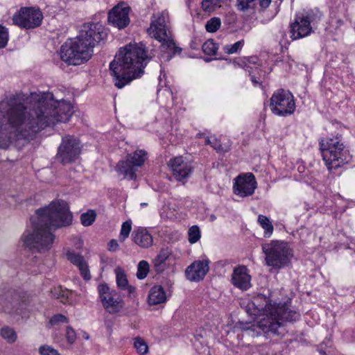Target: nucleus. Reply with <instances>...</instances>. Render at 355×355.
Instances as JSON below:
<instances>
[{
	"mask_svg": "<svg viewBox=\"0 0 355 355\" xmlns=\"http://www.w3.org/2000/svg\"><path fill=\"white\" fill-rule=\"evenodd\" d=\"M155 56L153 51L148 53L143 43L129 44L119 50L110 64L114 85L121 89L144 73V69Z\"/></svg>",
	"mask_w": 355,
	"mask_h": 355,
	"instance_id": "nucleus-4",
	"label": "nucleus"
},
{
	"mask_svg": "<svg viewBox=\"0 0 355 355\" xmlns=\"http://www.w3.org/2000/svg\"><path fill=\"white\" fill-rule=\"evenodd\" d=\"M78 267V269L80 270V272L82 277L85 280H89L91 279L89 270L88 269V266H87L85 261L83 263H82L80 265H79Z\"/></svg>",
	"mask_w": 355,
	"mask_h": 355,
	"instance_id": "nucleus-42",
	"label": "nucleus"
},
{
	"mask_svg": "<svg viewBox=\"0 0 355 355\" xmlns=\"http://www.w3.org/2000/svg\"><path fill=\"white\" fill-rule=\"evenodd\" d=\"M210 60H211V59H210V58H205V62H209Z\"/></svg>",
	"mask_w": 355,
	"mask_h": 355,
	"instance_id": "nucleus-50",
	"label": "nucleus"
},
{
	"mask_svg": "<svg viewBox=\"0 0 355 355\" xmlns=\"http://www.w3.org/2000/svg\"><path fill=\"white\" fill-rule=\"evenodd\" d=\"M8 41V29L0 24V49L4 48Z\"/></svg>",
	"mask_w": 355,
	"mask_h": 355,
	"instance_id": "nucleus-38",
	"label": "nucleus"
},
{
	"mask_svg": "<svg viewBox=\"0 0 355 355\" xmlns=\"http://www.w3.org/2000/svg\"><path fill=\"white\" fill-rule=\"evenodd\" d=\"M149 272V264L146 261H141L137 267V277L139 279H144Z\"/></svg>",
	"mask_w": 355,
	"mask_h": 355,
	"instance_id": "nucleus-32",
	"label": "nucleus"
},
{
	"mask_svg": "<svg viewBox=\"0 0 355 355\" xmlns=\"http://www.w3.org/2000/svg\"><path fill=\"white\" fill-rule=\"evenodd\" d=\"M116 276V283L117 286L121 289H125V287L128 285V282L126 278V275L124 273L123 270L121 268H118L115 270Z\"/></svg>",
	"mask_w": 355,
	"mask_h": 355,
	"instance_id": "nucleus-29",
	"label": "nucleus"
},
{
	"mask_svg": "<svg viewBox=\"0 0 355 355\" xmlns=\"http://www.w3.org/2000/svg\"><path fill=\"white\" fill-rule=\"evenodd\" d=\"M209 261L207 259L192 263L185 270L187 279L195 282L202 280L209 270Z\"/></svg>",
	"mask_w": 355,
	"mask_h": 355,
	"instance_id": "nucleus-17",
	"label": "nucleus"
},
{
	"mask_svg": "<svg viewBox=\"0 0 355 355\" xmlns=\"http://www.w3.org/2000/svg\"><path fill=\"white\" fill-rule=\"evenodd\" d=\"M166 300V293L162 286L156 285L150 288L148 297L150 305H157L163 303Z\"/></svg>",
	"mask_w": 355,
	"mask_h": 355,
	"instance_id": "nucleus-22",
	"label": "nucleus"
},
{
	"mask_svg": "<svg viewBox=\"0 0 355 355\" xmlns=\"http://www.w3.org/2000/svg\"><path fill=\"white\" fill-rule=\"evenodd\" d=\"M35 213L37 221L33 222V232L24 234L22 239L29 249L45 252L51 249L55 239L51 229L69 226L73 216L68 204L62 200L53 201L49 206L37 209Z\"/></svg>",
	"mask_w": 355,
	"mask_h": 355,
	"instance_id": "nucleus-2",
	"label": "nucleus"
},
{
	"mask_svg": "<svg viewBox=\"0 0 355 355\" xmlns=\"http://www.w3.org/2000/svg\"><path fill=\"white\" fill-rule=\"evenodd\" d=\"M65 336L69 344H73L76 340V334L74 329L70 326L67 327Z\"/></svg>",
	"mask_w": 355,
	"mask_h": 355,
	"instance_id": "nucleus-43",
	"label": "nucleus"
},
{
	"mask_svg": "<svg viewBox=\"0 0 355 355\" xmlns=\"http://www.w3.org/2000/svg\"><path fill=\"white\" fill-rule=\"evenodd\" d=\"M134 346L137 349V352L141 354H144L148 351V345L140 338H137L135 339Z\"/></svg>",
	"mask_w": 355,
	"mask_h": 355,
	"instance_id": "nucleus-37",
	"label": "nucleus"
},
{
	"mask_svg": "<svg viewBox=\"0 0 355 355\" xmlns=\"http://www.w3.org/2000/svg\"><path fill=\"white\" fill-rule=\"evenodd\" d=\"M322 16V13L317 9L309 10L305 16L302 17L305 20H309V23L311 25V23L320 19Z\"/></svg>",
	"mask_w": 355,
	"mask_h": 355,
	"instance_id": "nucleus-36",
	"label": "nucleus"
},
{
	"mask_svg": "<svg viewBox=\"0 0 355 355\" xmlns=\"http://www.w3.org/2000/svg\"><path fill=\"white\" fill-rule=\"evenodd\" d=\"M80 141L73 135H67L62 138L58 148L56 159L62 164H68L76 162L81 153Z\"/></svg>",
	"mask_w": 355,
	"mask_h": 355,
	"instance_id": "nucleus-9",
	"label": "nucleus"
},
{
	"mask_svg": "<svg viewBox=\"0 0 355 355\" xmlns=\"http://www.w3.org/2000/svg\"><path fill=\"white\" fill-rule=\"evenodd\" d=\"M171 254L170 251L168 249H162L159 254L156 256L153 260V266L155 270L157 273L162 272L166 266V261L168 259Z\"/></svg>",
	"mask_w": 355,
	"mask_h": 355,
	"instance_id": "nucleus-23",
	"label": "nucleus"
},
{
	"mask_svg": "<svg viewBox=\"0 0 355 355\" xmlns=\"http://www.w3.org/2000/svg\"><path fill=\"white\" fill-rule=\"evenodd\" d=\"M262 250L266 255V263L276 269L288 266L293 257L292 250L284 241H272L265 243L262 245Z\"/></svg>",
	"mask_w": 355,
	"mask_h": 355,
	"instance_id": "nucleus-7",
	"label": "nucleus"
},
{
	"mask_svg": "<svg viewBox=\"0 0 355 355\" xmlns=\"http://www.w3.org/2000/svg\"><path fill=\"white\" fill-rule=\"evenodd\" d=\"M207 143L211 144L212 147L218 153H225L230 150V148L226 146L224 148L218 141H215L214 142H211L209 139L207 140Z\"/></svg>",
	"mask_w": 355,
	"mask_h": 355,
	"instance_id": "nucleus-44",
	"label": "nucleus"
},
{
	"mask_svg": "<svg viewBox=\"0 0 355 355\" xmlns=\"http://www.w3.org/2000/svg\"><path fill=\"white\" fill-rule=\"evenodd\" d=\"M66 256L68 260L77 266L85 261L83 256L79 254H76L73 251H67Z\"/></svg>",
	"mask_w": 355,
	"mask_h": 355,
	"instance_id": "nucleus-35",
	"label": "nucleus"
},
{
	"mask_svg": "<svg viewBox=\"0 0 355 355\" xmlns=\"http://www.w3.org/2000/svg\"><path fill=\"white\" fill-rule=\"evenodd\" d=\"M320 145L322 158L329 170L341 167L352 159L338 137L321 140Z\"/></svg>",
	"mask_w": 355,
	"mask_h": 355,
	"instance_id": "nucleus-6",
	"label": "nucleus"
},
{
	"mask_svg": "<svg viewBox=\"0 0 355 355\" xmlns=\"http://www.w3.org/2000/svg\"><path fill=\"white\" fill-rule=\"evenodd\" d=\"M258 223L260 224L261 227L264 230V236L269 237L273 232V225L270 221L269 218L263 215H259Z\"/></svg>",
	"mask_w": 355,
	"mask_h": 355,
	"instance_id": "nucleus-25",
	"label": "nucleus"
},
{
	"mask_svg": "<svg viewBox=\"0 0 355 355\" xmlns=\"http://www.w3.org/2000/svg\"><path fill=\"white\" fill-rule=\"evenodd\" d=\"M131 237L134 243L142 248H148L153 243L152 235L144 227H139L134 230Z\"/></svg>",
	"mask_w": 355,
	"mask_h": 355,
	"instance_id": "nucleus-21",
	"label": "nucleus"
},
{
	"mask_svg": "<svg viewBox=\"0 0 355 355\" xmlns=\"http://www.w3.org/2000/svg\"><path fill=\"white\" fill-rule=\"evenodd\" d=\"M256 188L257 182L255 177L251 173L240 175L235 178L234 185V193L241 197L252 195Z\"/></svg>",
	"mask_w": 355,
	"mask_h": 355,
	"instance_id": "nucleus-15",
	"label": "nucleus"
},
{
	"mask_svg": "<svg viewBox=\"0 0 355 355\" xmlns=\"http://www.w3.org/2000/svg\"><path fill=\"white\" fill-rule=\"evenodd\" d=\"M232 282L237 288L247 290L250 286V276L247 273L245 266H239L234 269Z\"/></svg>",
	"mask_w": 355,
	"mask_h": 355,
	"instance_id": "nucleus-20",
	"label": "nucleus"
},
{
	"mask_svg": "<svg viewBox=\"0 0 355 355\" xmlns=\"http://www.w3.org/2000/svg\"><path fill=\"white\" fill-rule=\"evenodd\" d=\"M270 3L271 0H259V6L264 9L268 8Z\"/></svg>",
	"mask_w": 355,
	"mask_h": 355,
	"instance_id": "nucleus-48",
	"label": "nucleus"
},
{
	"mask_svg": "<svg viewBox=\"0 0 355 355\" xmlns=\"http://www.w3.org/2000/svg\"><path fill=\"white\" fill-rule=\"evenodd\" d=\"M96 218V213L93 209H89L80 215V223L85 227L92 225Z\"/></svg>",
	"mask_w": 355,
	"mask_h": 355,
	"instance_id": "nucleus-26",
	"label": "nucleus"
},
{
	"mask_svg": "<svg viewBox=\"0 0 355 355\" xmlns=\"http://www.w3.org/2000/svg\"><path fill=\"white\" fill-rule=\"evenodd\" d=\"M324 343H321L320 345L318 347V351L320 355H328L329 351H327L324 349Z\"/></svg>",
	"mask_w": 355,
	"mask_h": 355,
	"instance_id": "nucleus-47",
	"label": "nucleus"
},
{
	"mask_svg": "<svg viewBox=\"0 0 355 355\" xmlns=\"http://www.w3.org/2000/svg\"><path fill=\"white\" fill-rule=\"evenodd\" d=\"M150 27L147 32L151 37H154L162 42L161 49L163 52L167 53V60H170L176 53H180L182 49L178 47L167 33L166 20L163 15L153 16Z\"/></svg>",
	"mask_w": 355,
	"mask_h": 355,
	"instance_id": "nucleus-8",
	"label": "nucleus"
},
{
	"mask_svg": "<svg viewBox=\"0 0 355 355\" xmlns=\"http://www.w3.org/2000/svg\"><path fill=\"white\" fill-rule=\"evenodd\" d=\"M71 104L56 101L51 93H16L0 102V148L16 140H33L46 127L67 122Z\"/></svg>",
	"mask_w": 355,
	"mask_h": 355,
	"instance_id": "nucleus-1",
	"label": "nucleus"
},
{
	"mask_svg": "<svg viewBox=\"0 0 355 355\" xmlns=\"http://www.w3.org/2000/svg\"><path fill=\"white\" fill-rule=\"evenodd\" d=\"M254 0H237V8L239 10L244 11L249 8L250 3Z\"/></svg>",
	"mask_w": 355,
	"mask_h": 355,
	"instance_id": "nucleus-45",
	"label": "nucleus"
},
{
	"mask_svg": "<svg viewBox=\"0 0 355 355\" xmlns=\"http://www.w3.org/2000/svg\"><path fill=\"white\" fill-rule=\"evenodd\" d=\"M264 76L265 72L263 71L261 69L257 67H255L252 71H250V75L251 78V80L254 85H261V74Z\"/></svg>",
	"mask_w": 355,
	"mask_h": 355,
	"instance_id": "nucleus-34",
	"label": "nucleus"
},
{
	"mask_svg": "<svg viewBox=\"0 0 355 355\" xmlns=\"http://www.w3.org/2000/svg\"><path fill=\"white\" fill-rule=\"evenodd\" d=\"M272 112L279 116H287L294 112L295 105L293 94L287 90H277L270 98Z\"/></svg>",
	"mask_w": 355,
	"mask_h": 355,
	"instance_id": "nucleus-11",
	"label": "nucleus"
},
{
	"mask_svg": "<svg viewBox=\"0 0 355 355\" xmlns=\"http://www.w3.org/2000/svg\"><path fill=\"white\" fill-rule=\"evenodd\" d=\"M85 338H86L87 339H88V338H89V336H85Z\"/></svg>",
	"mask_w": 355,
	"mask_h": 355,
	"instance_id": "nucleus-53",
	"label": "nucleus"
},
{
	"mask_svg": "<svg viewBox=\"0 0 355 355\" xmlns=\"http://www.w3.org/2000/svg\"><path fill=\"white\" fill-rule=\"evenodd\" d=\"M0 304L1 310L8 314L20 315L22 319L28 317L26 304L20 300L17 294H8Z\"/></svg>",
	"mask_w": 355,
	"mask_h": 355,
	"instance_id": "nucleus-14",
	"label": "nucleus"
},
{
	"mask_svg": "<svg viewBox=\"0 0 355 355\" xmlns=\"http://www.w3.org/2000/svg\"><path fill=\"white\" fill-rule=\"evenodd\" d=\"M244 44L243 40H240L232 45H227L225 47V51L228 54H232L237 52L241 49Z\"/></svg>",
	"mask_w": 355,
	"mask_h": 355,
	"instance_id": "nucleus-39",
	"label": "nucleus"
},
{
	"mask_svg": "<svg viewBox=\"0 0 355 355\" xmlns=\"http://www.w3.org/2000/svg\"><path fill=\"white\" fill-rule=\"evenodd\" d=\"M249 309L254 307L253 311L248 310L250 315L261 314L263 317L255 323L241 327L249 332L252 336H258L261 334L266 336L279 335V329L282 327L284 321H295L299 314L289 309L287 304H272L266 295L260 294L254 298L252 302L248 304Z\"/></svg>",
	"mask_w": 355,
	"mask_h": 355,
	"instance_id": "nucleus-3",
	"label": "nucleus"
},
{
	"mask_svg": "<svg viewBox=\"0 0 355 355\" xmlns=\"http://www.w3.org/2000/svg\"><path fill=\"white\" fill-rule=\"evenodd\" d=\"M125 290H127L128 291L129 295H131L135 292V287L128 284V286L125 287Z\"/></svg>",
	"mask_w": 355,
	"mask_h": 355,
	"instance_id": "nucleus-49",
	"label": "nucleus"
},
{
	"mask_svg": "<svg viewBox=\"0 0 355 355\" xmlns=\"http://www.w3.org/2000/svg\"><path fill=\"white\" fill-rule=\"evenodd\" d=\"M189 241L190 243H196L200 238V228L197 225H193L188 231Z\"/></svg>",
	"mask_w": 355,
	"mask_h": 355,
	"instance_id": "nucleus-33",
	"label": "nucleus"
},
{
	"mask_svg": "<svg viewBox=\"0 0 355 355\" xmlns=\"http://www.w3.org/2000/svg\"><path fill=\"white\" fill-rule=\"evenodd\" d=\"M147 153L144 150H138L132 154H128L125 160H121L116 166V171L119 175L130 180H135L136 172L139 167L144 165L146 159Z\"/></svg>",
	"mask_w": 355,
	"mask_h": 355,
	"instance_id": "nucleus-10",
	"label": "nucleus"
},
{
	"mask_svg": "<svg viewBox=\"0 0 355 355\" xmlns=\"http://www.w3.org/2000/svg\"><path fill=\"white\" fill-rule=\"evenodd\" d=\"M146 203H141V206H142V207H143V206H146Z\"/></svg>",
	"mask_w": 355,
	"mask_h": 355,
	"instance_id": "nucleus-51",
	"label": "nucleus"
},
{
	"mask_svg": "<svg viewBox=\"0 0 355 355\" xmlns=\"http://www.w3.org/2000/svg\"><path fill=\"white\" fill-rule=\"evenodd\" d=\"M100 299L104 309L110 314L119 312L123 306V301L115 291L111 290L105 284L98 287Z\"/></svg>",
	"mask_w": 355,
	"mask_h": 355,
	"instance_id": "nucleus-13",
	"label": "nucleus"
},
{
	"mask_svg": "<svg viewBox=\"0 0 355 355\" xmlns=\"http://www.w3.org/2000/svg\"><path fill=\"white\" fill-rule=\"evenodd\" d=\"M119 249V244L115 239H112L108 243V250L111 252H116Z\"/></svg>",
	"mask_w": 355,
	"mask_h": 355,
	"instance_id": "nucleus-46",
	"label": "nucleus"
},
{
	"mask_svg": "<svg viewBox=\"0 0 355 355\" xmlns=\"http://www.w3.org/2000/svg\"><path fill=\"white\" fill-rule=\"evenodd\" d=\"M69 320L67 317L62 314L54 315L49 320L50 326H55L60 322L67 323Z\"/></svg>",
	"mask_w": 355,
	"mask_h": 355,
	"instance_id": "nucleus-40",
	"label": "nucleus"
},
{
	"mask_svg": "<svg viewBox=\"0 0 355 355\" xmlns=\"http://www.w3.org/2000/svg\"><path fill=\"white\" fill-rule=\"evenodd\" d=\"M202 49L205 54L214 55L216 54L218 46L217 44L214 42L213 40H210L202 44Z\"/></svg>",
	"mask_w": 355,
	"mask_h": 355,
	"instance_id": "nucleus-28",
	"label": "nucleus"
},
{
	"mask_svg": "<svg viewBox=\"0 0 355 355\" xmlns=\"http://www.w3.org/2000/svg\"><path fill=\"white\" fill-rule=\"evenodd\" d=\"M129 12L130 7L118 4L108 12L109 24L119 29L125 28L130 24Z\"/></svg>",
	"mask_w": 355,
	"mask_h": 355,
	"instance_id": "nucleus-16",
	"label": "nucleus"
},
{
	"mask_svg": "<svg viewBox=\"0 0 355 355\" xmlns=\"http://www.w3.org/2000/svg\"><path fill=\"white\" fill-rule=\"evenodd\" d=\"M106 36L100 23H86L79 35L60 47V59L68 65H79L89 60L94 46Z\"/></svg>",
	"mask_w": 355,
	"mask_h": 355,
	"instance_id": "nucleus-5",
	"label": "nucleus"
},
{
	"mask_svg": "<svg viewBox=\"0 0 355 355\" xmlns=\"http://www.w3.org/2000/svg\"><path fill=\"white\" fill-rule=\"evenodd\" d=\"M290 32L293 40H297L307 36L311 32L312 28L309 20L297 15L295 20L290 26Z\"/></svg>",
	"mask_w": 355,
	"mask_h": 355,
	"instance_id": "nucleus-19",
	"label": "nucleus"
},
{
	"mask_svg": "<svg viewBox=\"0 0 355 355\" xmlns=\"http://www.w3.org/2000/svg\"><path fill=\"white\" fill-rule=\"evenodd\" d=\"M173 175L178 181H183L192 172L193 168L190 164L184 162L182 157H175L169 162Z\"/></svg>",
	"mask_w": 355,
	"mask_h": 355,
	"instance_id": "nucleus-18",
	"label": "nucleus"
},
{
	"mask_svg": "<svg viewBox=\"0 0 355 355\" xmlns=\"http://www.w3.org/2000/svg\"><path fill=\"white\" fill-rule=\"evenodd\" d=\"M221 21L218 17H212L208 20L205 25L206 31L209 33H215L220 27Z\"/></svg>",
	"mask_w": 355,
	"mask_h": 355,
	"instance_id": "nucleus-31",
	"label": "nucleus"
},
{
	"mask_svg": "<svg viewBox=\"0 0 355 355\" xmlns=\"http://www.w3.org/2000/svg\"><path fill=\"white\" fill-rule=\"evenodd\" d=\"M132 229V221L130 220L123 223L119 239L121 242H123L128 236Z\"/></svg>",
	"mask_w": 355,
	"mask_h": 355,
	"instance_id": "nucleus-30",
	"label": "nucleus"
},
{
	"mask_svg": "<svg viewBox=\"0 0 355 355\" xmlns=\"http://www.w3.org/2000/svg\"><path fill=\"white\" fill-rule=\"evenodd\" d=\"M41 355H60L58 352L49 345H43L40 347Z\"/></svg>",
	"mask_w": 355,
	"mask_h": 355,
	"instance_id": "nucleus-41",
	"label": "nucleus"
},
{
	"mask_svg": "<svg viewBox=\"0 0 355 355\" xmlns=\"http://www.w3.org/2000/svg\"><path fill=\"white\" fill-rule=\"evenodd\" d=\"M69 293V291L62 290L60 286L55 287L51 291V296L55 299H59L62 302H64L67 300Z\"/></svg>",
	"mask_w": 355,
	"mask_h": 355,
	"instance_id": "nucleus-27",
	"label": "nucleus"
},
{
	"mask_svg": "<svg viewBox=\"0 0 355 355\" xmlns=\"http://www.w3.org/2000/svg\"><path fill=\"white\" fill-rule=\"evenodd\" d=\"M43 15L39 9L23 7L12 17L13 24L26 29L35 28L40 26Z\"/></svg>",
	"mask_w": 355,
	"mask_h": 355,
	"instance_id": "nucleus-12",
	"label": "nucleus"
},
{
	"mask_svg": "<svg viewBox=\"0 0 355 355\" xmlns=\"http://www.w3.org/2000/svg\"><path fill=\"white\" fill-rule=\"evenodd\" d=\"M1 336L10 344L15 343L17 339V334L15 330L9 327L3 326L0 329Z\"/></svg>",
	"mask_w": 355,
	"mask_h": 355,
	"instance_id": "nucleus-24",
	"label": "nucleus"
},
{
	"mask_svg": "<svg viewBox=\"0 0 355 355\" xmlns=\"http://www.w3.org/2000/svg\"><path fill=\"white\" fill-rule=\"evenodd\" d=\"M85 338H86L87 339H88V338H89V336H85Z\"/></svg>",
	"mask_w": 355,
	"mask_h": 355,
	"instance_id": "nucleus-52",
	"label": "nucleus"
}]
</instances>
